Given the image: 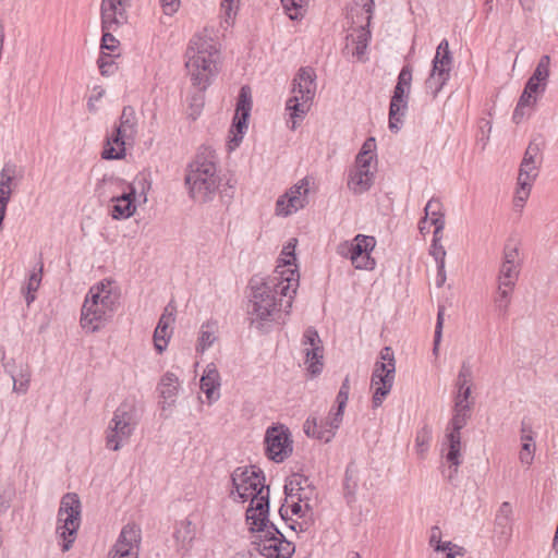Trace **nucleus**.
<instances>
[{
  "label": "nucleus",
  "mask_w": 558,
  "mask_h": 558,
  "mask_svg": "<svg viewBox=\"0 0 558 558\" xmlns=\"http://www.w3.org/2000/svg\"><path fill=\"white\" fill-rule=\"evenodd\" d=\"M289 275L282 277L270 276L268 278L253 277L250 280V308L247 311L250 325L262 333L269 332L275 314L281 311V298L288 296L287 307L292 305L293 295L299 286L298 269L288 270Z\"/></svg>",
  "instance_id": "1"
},
{
  "label": "nucleus",
  "mask_w": 558,
  "mask_h": 558,
  "mask_svg": "<svg viewBox=\"0 0 558 558\" xmlns=\"http://www.w3.org/2000/svg\"><path fill=\"white\" fill-rule=\"evenodd\" d=\"M270 497L258 498L248 504L245 511L247 531L254 535L251 545L265 558H291L295 546L288 541L279 527L270 521Z\"/></svg>",
  "instance_id": "2"
},
{
  "label": "nucleus",
  "mask_w": 558,
  "mask_h": 558,
  "mask_svg": "<svg viewBox=\"0 0 558 558\" xmlns=\"http://www.w3.org/2000/svg\"><path fill=\"white\" fill-rule=\"evenodd\" d=\"M119 306V296L109 284L98 283L89 289L81 313V326L88 332H96L113 317Z\"/></svg>",
  "instance_id": "3"
},
{
  "label": "nucleus",
  "mask_w": 558,
  "mask_h": 558,
  "mask_svg": "<svg viewBox=\"0 0 558 558\" xmlns=\"http://www.w3.org/2000/svg\"><path fill=\"white\" fill-rule=\"evenodd\" d=\"M213 158V156L197 154L187 166L184 180L189 189V195L195 202L206 203L211 201L219 187L220 178L217 174V166Z\"/></svg>",
  "instance_id": "4"
},
{
  "label": "nucleus",
  "mask_w": 558,
  "mask_h": 558,
  "mask_svg": "<svg viewBox=\"0 0 558 558\" xmlns=\"http://www.w3.org/2000/svg\"><path fill=\"white\" fill-rule=\"evenodd\" d=\"M210 46L201 36H193L185 51V68L193 86L205 92L215 77L214 61L208 51Z\"/></svg>",
  "instance_id": "5"
},
{
  "label": "nucleus",
  "mask_w": 558,
  "mask_h": 558,
  "mask_svg": "<svg viewBox=\"0 0 558 558\" xmlns=\"http://www.w3.org/2000/svg\"><path fill=\"white\" fill-rule=\"evenodd\" d=\"M231 484L230 497L236 502L251 500L250 504H253L258 502V498L269 497L264 472L255 465L238 466L231 473Z\"/></svg>",
  "instance_id": "6"
},
{
  "label": "nucleus",
  "mask_w": 558,
  "mask_h": 558,
  "mask_svg": "<svg viewBox=\"0 0 558 558\" xmlns=\"http://www.w3.org/2000/svg\"><path fill=\"white\" fill-rule=\"evenodd\" d=\"M82 505L75 493L65 494L60 501L58 510L57 534L62 538V551H68L81 525Z\"/></svg>",
  "instance_id": "7"
},
{
  "label": "nucleus",
  "mask_w": 558,
  "mask_h": 558,
  "mask_svg": "<svg viewBox=\"0 0 558 558\" xmlns=\"http://www.w3.org/2000/svg\"><path fill=\"white\" fill-rule=\"evenodd\" d=\"M412 73L413 68L410 63H407L401 68L397 77V84L390 98L388 128L390 132L395 134H397L403 125V118L407 113L410 98Z\"/></svg>",
  "instance_id": "8"
},
{
  "label": "nucleus",
  "mask_w": 558,
  "mask_h": 558,
  "mask_svg": "<svg viewBox=\"0 0 558 558\" xmlns=\"http://www.w3.org/2000/svg\"><path fill=\"white\" fill-rule=\"evenodd\" d=\"M125 4L126 0H101V50L114 51L118 49L120 43L111 31H117L120 25L126 22Z\"/></svg>",
  "instance_id": "9"
},
{
  "label": "nucleus",
  "mask_w": 558,
  "mask_h": 558,
  "mask_svg": "<svg viewBox=\"0 0 558 558\" xmlns=\"http://www.w3.org/2000/svg\"><path fill=\"white\" fill-rule=\"evenodd\" d=\"M453 64V57L449 49V41L444 38L436 48L432 60V69L425 81V88L428 94L436 98L450 78Z\"/></svg>",
  "instance_id": "10"
},
{
  "label": "nucleus",
  "mask_w": 558,
  "mask_h": 558,
  "mask_svg": "<svg viewBox=\"0 0 558 558\" xmlns=\"http://www.w3.org/2000/svg\"><path fill=\"white\" fill-rule=\"evenodd\" d=\"M376 246V239L372 235L356 234L352 241H344L338 245V254L351 260L356 269L373 270L376 266L371 256Z\"/></svg>",
  "instance_id": "11"
},
{
  "label": "nucleus",
  "mask_w": 558,
  "mask_h": 558,
  "mask_svg": "<svg viewBox=\"0 0 558 558\" xmlns=\"http://www.w3.org/2000/svg\"><path fill=\"white\" fill-rule=\"evenodd\" d=\"M519 246L510 239L505 245V260L500 268L498 277V296L495 302L499 310H506L509 304V292L514 286L519 276L517 270L515 257L518 256Z\"/></svg>",
  "instance_id": "12"
},
{
  "label": "nucleus",
  "mask_w": 558,
  "mask_h": 558,
  "mask_svg": "<svg viewBox=\"0 0 558 558\" xmlns=\"http://www.w3.org/2000/svg\"><path fill=\"white\" fill-rule=\"evenodd\" d=\"M290 430L282 424L269 426L265 434V454L275 462L281 463L293 451Z\"/></svg>",
  "instance_id": "13"
},
{
  "label": "nucleus",
  "mask_w": 558,
  "mask_h": 558,
  "mask_svg": "<svg viewBox=\"0 0 558 558\" xmlns=\"http://www.w3.org/2000/svg\"><path fill=\"white\" fill-rule=\"evenodd\" d=\"M252 110L251 89L247 85L242 86L238 96L236 108L229 130L230 149L238 147L248 128V119Z\"/></svg>",
  "instance_id": "14"
},
{
  "label": "nucleus",
  "mask_w": 558,
  "mask_h": 558,
  "mask_svg": "<svg viewBox=\"0 0 558 558\" xmlns=\"http://www.w3.org/2000/svg\"><path fill=\"white\" fill-rule=\"evenodd\" d=\"M302 344L306 347L304 349L306 371L311 377L320 375L324 368V347L315 327L310 326L305 329Z\"/></svg>",
  "instance_id": "15"
},
{
  "label": "nucleus",
  "mask_w": 558,
  "mask_h": 558,
  "mask_svg": "<svg viewBox=\"0 0 558 558\" xmlns=\"http://www.w3.org/2000/svg\"><path fill=\"white\" fill-rule=\"evenodd\" d=\"M396 367L392 364L376 362L371 377V386L375 387L372 407L379 408L390 393L395 380Z\"/></svg>",
  "instance_id": "16"
},
{
  "label": "nucleus",
  "mask_w": 558,
  "mask_h": 558,
  "mask_svg": "<svg viewBox=\"0 0 558 558\" xmlns=\"http://www.w3.org/2000/svg\"><path fill=\"white\" fill-rule=\"evenodd\" d=\"M141 531L135 525H125L111 548L110 558H138V544Z\"/></svg>",
  "instance_id": "17"
},
{
  "label": "nucleus",
  "mask_w": 558,
  "mask_h": 558,
  "mask_svg": "<svg viewBox=\"0 0 558 558\" xmlns=\"http://www.w3.org/2000/svg\"><path fill=\"white\" fill-rule=\"evenodd\" d=\"M342 420L335 421V413L330 412L326 420L308 416L303 424V430L307 437L329 442L335 437Z\"/></svg>",
  "instance_id": "18"
},
{
  "label": "nucleus",
  "mask_w": 558,
  "mask_h": 558,
  "mask_svg": "<svg viewBox=\"0 0 558 558\" xmlns=\"http://www.w3.org/2000/svg\"><path fill=\"white\" fill-rule=\"evenodd\" d=\"M175 306L172 305V302H170L165 307L161 316L159 317L153 336L154 347L158 354H162L166 351L168 343L171 339L173 332V328L171 327V325L175 320Z\"/></svg>",
  "instance_id": "19"
},
{
  "label": "nucleus",
  "mask_w": 558,
  "mask_h": 558,
  "mask_svg": "<svg viewBox=\"0 0 558 558\" xmlns=\"http://www.w3.org/2000/svg\"><path fill=\"white\" fill-rule=\"evenodd\" d=\"M136 187L128 185V191H122L120 194H112L109 201L112 203L111 217L114 220H124L132 217L136 211Z\"/></svg>",
  "instance_id": "20"
},
{
  "label": "nucleus",
  "mask_w": 558,
  "mask_h": 558,
  "mask_svg": "<svg viewBox=\"0 0 558 558\" xmlns=\"http://www.w3.org/2000/svg\"><path fill=\"white\" fill-rule=\"evenodd\" d=\"M316 72L312 66L300 68L292 80L291 92L299 95L304 102H312L316 94Z\"/></svg>",
  "instance_id": "21"
},
{
  "label": "nucleus",
  "mask_w": 558,
  "mask_h": 558,
  "mask_svg": "<svg viewBox=\"0 0 558 558\" xmlns=\"http://www.w3.org/2000/svg\"><path fill=\"white\" fill-rule=\"evenodd\" d=\"M136 427L130 423L112 417L106 430V448L118 451L128 442Z\"/></svg>",
  "instance_id": "22"
},
{
  "label": "nucleus",
  "mask_w": 558,
  "mask_h": 558,
  "mask_svg": "<svg viewBox=\"0 0 558 558\" xmlns=\"http://www.w3.org/2000/svg\"><path fill=\"white\" fill-rule=\"evenodd\" d=\"M457 393L454 397V407L471 408L469 398L471 396L472 388V367L468 362H463L456 381Z\"/></svg>",
  "instance_id": "23"
},
{
  "label": "nucleus",
  "mask_w": 558,
  "mask_h": 558,
  "mask_svg": "<svg viewBox=\"0 0 558 558\" xmlns=\"http://www.w3.org/2000/svg\"><path fill=\"white\" fill-rule=\"evenodd\" d=\"M131 138L120 130L113 131L105 140L101 158L105 160H121L125 157V140Z\"/></svg>",
  "instance_id": "24"
},
{
  "label": "nucleus",
  "mask_w": 558,
  "mask_h": 558,
  "mask_svg": "<svg viewBox=\"0 0 558 558\" xmlns=\"http://www.w3.org/2000/svg\"><path fill=\"white\" fill-rule=\"evenodd\" d=\"M199 385L209 404L220 398V375L214 364L206 366L204 374L201 377Z\"/></svg>",
  "instance_id": "25"
},
{
  "label": "nucleus",
  "mask_w": 558,
  "mask_h": 558,
  "mask_svg": "<svg viewBox=\"0 0 558 558\" xmlns=\"http://www.w3.org/2000/svg\"><path fill=\"white\" fill-rule=\"evenodd\" d=\"M550 61L551 59L549 54H543L541 57L532 75L525 82V85L533 88L532 90L537 89L538 92H546L550 75Z\"/></svg>",
  "instance_id": "26"
},
{
  "label": "nucleus",
  "mask_w": 558,
  "mask_h": 558,
  "mask_svg": "<svg viewBox=\"0 0 558 558\" xmlns=\"http://www.w3.org/2000/svg\"><path fill=\"white\" fill-rule=\"evenodd\" d=\"M374 182V173L369 169H357L350 170L348 177V187L355 195L367 192Z\"/></svg>",
  "instance_id": "27"
},
{
  "label": "nucleus",
  "mask_w": 558,
  "mask_h": 558,
  "mask_svg": "<svg viewBox=\"0 0 558 558\" xmlns=\"http://www.w3.org/2000/svg\"><path fill=\"white\" fill-rule=\"evenodd\" d=\"M5 372L13 380V391L20 395H25L28 391L31 383V371L27 365H21L16 372L14 365L10 362L4 364Z\"/></svg>",
  "instance_id": "28"
},
{
  "label": "nucleus",
  "mask_w": 558,
  "mask_h": 558,
  "mask_svg": "<svg viewBox=\"0 0 558 558\" xmlns=\"http://www.w3.org/2000/svg\"><path fill=\"white\" fill-rule=\"evenodd\" d=\"M128 183L124 179L116 177L114 174H104L96 184V192L99 196L108 197L116 194L118 191H128Z\"/></svg>",
  "instance_id": "29"
},
{
  "label": "nucleus",
  "mask_w": 558,
  "mask_h": 558,
  "mask_svg": "<svg viewBox=\"0 0 558 558\" xmlns=\"http://www.w3.org/2000/svg\"><path fill=\"white\" fill-rule=\"evenodd\" d=\"M343 497L348 505H352L356 499L359 486V471L353 461L349 462L343 477Z\"/></svg>",
  "instance_id": "30"
},
{
  "label": "nucleus",
  "mask_w": 558,
  "mask_h": 558,
  "mask_svg": "<svg viewBox=\"0 0 558 558\" xmlns=\"http://www.w3.org/2000/svg\"><path fill=\"white\" fill-rule=\"evenodd\" d=\"M116 130H120L122 133L134 138L137 133V118L135 109L132 106H124L119 118V123L114 125Z\"/></svg>",
  "instance_id": "31"
},
{
  "label": "nucleus",
  "mask_w": 558,
  "mask_h": 558,
  "mask_svg": "<svg viewBox=\"0 0 558 558\" xmlns=\"http://www.w3.org/2000/svg\"><path fill=\"white\" fill-rule=\"evenodd\" d=\"M545 138L542 134L534 136L525 148V167L529 165L542 166Z\"/></svg>",
  "instance_id": "32"
},
{
  "label": "nucleus",
  "mask_w": 558,
  "mask_h": 558,
  "mask_svg": "<svg viewBox=\"0 0 558 558\" xmlns=\"http://www.w3.org/2000/svg\"><path fill=\"white\" fill-rule=\"evenodd\" d=\"M112 417L121 420V422L130 423L132 426L136 427L140 422V416L135 401L133 399H125L116 409Z\"/></svg>",
  "instance_id": "33"
},
{
  "label": "nucleus",
  "mask_w": 558,
  "mask_h": 558,
  "mask_svg": "<svg viewBox=\"0 0 558 558\" xmlns=\"http://www.w3.org/2000/svg\"><path fill=\"white\" fill-rule=\"evenodd\" d=\"M179 387L180 384L178 376L171 372H167L162 375L157 390L159 391L161 398L165 400H171V402H173L174 398L177 397Z\"/></svg>",
  "instance_id": "34"
},
{
  "label": "nucleus",
  "mask_w": 558,
  "mask_h": 558,
  "mask_svg": "<svg viewBox=\"0 0 558 558\" xmlns=\"http://www.w3.org/2000/svg\"><path fill=\"white\" fill-rule=\"evenodd\" d=\"M43 268H44L43 263H39L38 269H34L29 274L25 286L22 288V292L24 294L25 302L27 305H31L36 299L35 293L41 283Z\"/></svg>",
  "instance_id": "35"
},
{
  "label": "nucleus",
  "mask_w": 558,
  "mask_h": 558,
  "mask_svg": "<svg viewBox=\"0 0 558 558\" xmlns=\"http://www.w3.org/2000/svg\"><path fill=\"white\" fill-rule=\"evenodd\" d=\"M311 102H304L299 95L290 97L286 102V110L290 112L292 119V130L295 129L296 119H303L310 110Z\"/></svg>",
  "instance_id": "36"
},
{
  "label": "nucleus",
  "mask_w": 558,
  "mask_h": 558,
  "mask_svg": "<svg viewBox=\"0 0 558 558\" xmlns=\"http://www.w3.org/2000/svg\"><path fill=\"white\" fill-rule=\"evenodd\" d=\"M446 439L448 442V450L445 454L446 461L453 466H460L463 461L461 454V436L446 434Z\"/></svg>",
  "instance_id": "37"
},
{
  "label": "nucleus",
  "mask_w": 558,
  "mask_h": 558,
  "mask_svg": "<svg viewBox=\"0 0 558 558\" xmlns=\"http://www.w3.org/2000/svg\"><path fill=\"white\" fill-rule=\"evenodd\" d=\"M471 417V408H456L453 407V415L449 422L447 434L461 436V429L468 424Z\"/></svg>",
  "instance_id": "38"
},
{
  "label": "nucleus",
  "mask_w": 558,
  "mask_h": 558,
  "mask_svg": "<svg viewBox=\"0 0 558 558\" xmlns=\"http://www.w3.org/2000/svg\"><path fill=\"white\" fill-rule=\"evenodd\" d=\"M292 241L296 242L295 239H292L287 245L283 246L280 257L278 258V264L276 266L275 274L272 276H280V274L282 272V277H286L284 270H279V269L287 267V266L294 265V262L296 260V256H295V251H294L295 244L292 243Z\"/></svg>",
  "instance_id": "39"
},
{
  "label": "nucleus",
  "mask_w": 558,
  "mask_h": 558,
  "mask_svg": "<svg viewBox=\"0 0 558 558\" xmlns=\"http://www.w3.org/2000/svg\"><path fill=\"white\" fill-rule=\"evenodd\" d=\"M194 530L192 529V523L190 520L185 519L177 523L173 537L174 539L182 545L190 544L194 539Z\"/></svg>",
  "instance_id": "40"
},
{
  "label": "nucleus",
  "mask_w": 558,
  "mask_h": 558,
  "mask_svg": "<svg viewBox=\"0 0 558 558\" xmlns=\"http://www.w3.org/2000/svg\"><path fill=\"white\" fill-rule=\"evenodd\" d=\"M349 392H350V379L349 376H345L343 379L340 389L338 391V395L336 397V403L337 409L333 412L335 413V421L342 420L345 405L348 403L349 399Z\"/></svg>",
  "instance_id": "41"
},
{
  "label": "nucleus",
  "mask_w": 558,
  "mask_h": 558,
  "mask_svg": "<svg viewBox=\"0 0 558 558\" xmlns=\"http://www.w3.org/2000/svg\"><path fill=\"white\" fill-rule=\"evenodd\" d=\"M307 1L308 0H281V4L290 20L299 21L304 16V7L307 4Z\"/></svg>",
  "instance_id": "42"
},
{
  "label": "nucleus",
  "mask_w": 558,
  "mask_h": 558,
  "mask_svg": "<svg viewBox=\"0 0 558 558\" xmlns=\"http://www.w3.org/2000/svg\"><path fill=\"white\" fill-rule=\"evenodd\" d=\"M432 427L427 424H425L416 432L415 447L420 456H423L425 452H427L432 441Z\"/></svg>",
  "instance_id": "43"
},
{
  "label": "nucleus",
  "mask_w": 558,
  "mask_h": 558,
  "mask_svg": "<svg viewBox=\"0 0 558 558\" xmlns=\"http://www.w3.org/2000/svg\"><path fill=\"white\" fill-rule=\"evenodd\" d=\"M296 478H300V473H293L286 478L283 486L286 498L295 497L296 500L299 499V494L303 488H301L300 482H296ZM284 501H287V499H284Z\"/></svg>",
  "instance_id": "44"
},
{
  "label": "nucleus",
  "mask_w": 558,
  "mask_h": 558,
  "mask_svg": "<svg viewBox=\"0 0 558 558\" xmlns=\"http://www.w3.org/2000/svg\"><path fill=\"white\" fill-rule=\"evenodd\" d=\"M492 132V123L489 120L481 119L478 121V132L476 134V145L484 150L489 141V135Z\"/></svg>",
  "instance_id": "45"
},
{
  "label": "nucleus",
  "mask_w": 558,
  "mask_h": 558,
  "mask_svg": "<svg viewBox=\"0 0 558 558\" xmlns=\"http://www.w3.org/2000/svg\"><path fill=\"white\" fill-rule=\"evenodd\" d=\"M511 513V506L509 502H502L498 514L496 517V524L502 527L501 533L510 535L511 527L509 526V514Z\"/></svg>",
  "instance_id": "46"
},
{
  "label": "nucleus",
  "mask_w": 558,
  "mask_h": 558,
  "mask_svg": "<svg viewBox=\"0 0 558 558\" xmlns=\"http://www.w3.org/2000/svg\"><path fill=\"white\" fill-rule=\"evenodd\" d=\"M97 64L102 76H109L117 70L112 56L105 52L100 53Z\"/></svg>",
  "instance_id": "47"
},
{
  "label": "nucleus",
  "mask_w": 558,
  "mask_h": 558,
  "mask_svg": "<svg viewBox=\"0 0 558 558\" xmlns=\"http://www.w3.org/2000/svg\"><path fill=\"white\" fill-rule=\"evenodd\" d=\"M442 235L433 234L429 254L434 257L436 263H445L446 250L440 244Z\"/></svg>",
  "instance_id": "48"
},
{
  "label": "nucleus",
  "mask_w": 558,
  "mask_h": 558,
  "mask_svg": "<svg viewBox=\"0 0 558 558\" xmlns=\"http://www.w3.org/2000/svg\"><path fill=\"white\" fill-rule=\"evenodd\" d=\"M208 327L209 326L207 324H203L201 327L197 350H201L202 352L207 350L216 339L214 332L208 330Z\"/></svg>",
  "instance_id": "49"
},
{
  "label": "nucleus",
  "mask_w": 558,
  "mask_h": 558,
  "mask_svg": "<svg viewBox=\"0 0 558 558\" xmlns=\"http://www.w3.org/2000/svg\"><path fill=\"white\" fill-rule=\"evenodd\" d=\"M522 191H523V159L519 163L517 190H515V195L513 198L514 208L519 211H521L523 208V197L521 196Z\"/></svg>",
  "instance_id": "50"
},
{
  "label": "nucleus",
  "mask_w": 558,
  "mask_h": 558,
  "mask_svg": "<svg viewBox=\"0 0 558 558\" xmlns=\"http://www.w3.org/2000/svg\"><path fill=\"white\" fill-rule=\"evenodd\" d=\"M541 166L529 165L525 167V203L532 191V186L536 178L538 177V169Z\"/></svg>",
  "instance_id": "51"
},
{
  "label": "nucleus",
  "mask_w": 558,
  "mask_h": 558,
  "mask_svg": "<svg viewBox=\"0 0 558 558\" xmlns=\"http://www.w3.org/2000/svg\"><path fill=\"white\" fill-rule=\"evenodd\" d=\"M442 326H444V312H442V308H439L438 314H437L435 331H434L433 354L435 356H438L439 343L441 341V336H442Z\"/></svg>",
  "instance_id": "52"
},
{
  "label": "nucleus",
  "mask_w": 558,
  "mask_h": 558,
  "mask_svg": "<svg viewBox=\"0 0 558 558\" xmlns=\"http://www.w3.org/2000/svg\"><path fill=\"white\" fill-rule=\"evenodd\" d=\"M314 510V506L312 504H303L299 500L292 502L290 506V511L293 515L299 518H306L307 515H312Z\"/></svg>",
  "instance_id": "53"
},
{
  "label": "nucleus",
  "mask_w": 558,
  "mask_h": 558,
  "mask_svg": "<svg viewBox=\"0 0 558 558\" xmlns=\"http://www.w3.org/2000/svg\"><path fill=\"white\" fill-rule=\"evenodd\" d=\"M239 0H221V11L225 13V21L227 24L229 20H233L239 9Z\"/></svg>",
  "instance_id": "54"
},
{
  "label": "nucleus",
  "mask_w": 558,
  "mask_h": 558,
  "mask_svg": "<svg viewBox=\"0 0 558 558\" xmlns=\"http://www.w3.org/2000/svg\"><path fill=\"white\" fill-rule=\"evenodd\" d=\"M204 92H201L198 89L197 93H195L192 97H191V102H190V107L192 109V116H193V120H196V118L201 114V110L204 106V95H203Z\"/></svg>",
  "instance_id": "55"
},
{
  "label": "nucleus",
  "mask_w": 558,
  "mask_h": 558,
  "mask_svg": "<svg viewBox=\"0 0 558 558\" xmlns=\"http://www.w3.org/2000/svg\"><path fill=\"white\" fill-rule=\"evenodd\" d=\"M530 86L525 85V108H534L537 101L543 97L545 93L538 92L537 89L532 90Z\"/></svg>",
  "instance_id": "56"
},
{
  "label": "nucleus",
  "mask_w": 558,
  "mask_h": 558,
  "mask_svg": "<svg viewBox=\"0 0 558 558\" xmlns=\"http://www.w3.org/2000/svg\"><path fill=\"white\" fill-rule=\"evenodd\" d=\"M307 182L305 179H303L299 184L293 185L290 187L288 192H286L283 195L287 196H299V197H306V194L308 193L307 189Z\"/></svg>",
  "instance_id": "57"
},
{
  "label": "nucleus",
  "mask_w": 558,
  "mask_h": 558,
  "mask_svg": "<svg viewBox=\"0 0 558 558\" xmlns=\"http://www.w3.org/2000/svg\"><path fill=\"white\" fill-rule=\"evenodd\" d=\"M440 202L438 199H429L424 208V211H425V217L424 219L426 220L427 217H429L432 219V217H438L440 215H442L440 211Z\"/></svg>",
  "instance_id": "58"
},
{
  "label": "nucleus",
  "mask_w": 558,
  "mask_h": 558,
  "mask_svg": "<svg viewBox=\"0 0 558 558\" xmlns=\"http://www.w3.org/2000/svg\"><path fill=\"white\" fill-rule=\"evenodd\" d=\"M361 157L371 155L377 157L376 155V141L374 137H368L362 145L360 151L357 153Z\"/></svg>",
  "instance_id": "59"
},
{
  "label": "nucleus",
  "mask_w": 558,
  "mask_h": 558,
  "mask_svg": "<svg viewBox=\"0 0 558 558\" xmlns=\"http://www.w3.org/2000/svg\"><path fill=\"white\" fill-rule=\"evenodd\" d=\"M288 207L291 209V215L296 213L298 210L304 208L306 205V197L299 196H287Z\"/></svg>",
  "instance_id": "60"
},
{
  "label": "nucleus",
  "mask_w": 558,
  "mask_h": 558,
  "mask_svg": "<svg viewBox=\"0 0 558 558\" xmlns=\"http://www.w3.org/2000/svg\"><path fill=\"white\" fill-rule=\"evenodd\" d=\"M276 215L281 217H288L291 215V209L288 207V201L284 195L279 196L276 202Z\"/></svg>",
  "instance_id": "61"
},
{
  "label": "nucleus",
  "mask_w": 558,
  "mask_h": 558,
  "mask_svg": "<svg viewBox=\"0 0 558 558\" xmlns=\"http://www.w3.org/2000/svg\"><path fill=\"white\" fill-rule=\"evenodd\" d=\"M316 487L314 485L310 486L308 488H303L301 493L299 494V501L305 504H311V501L316 498Z\"/></svg>",
  "instance_id": "62"
},
{
  "label": "nucleus",
  "mask_w": 558,
  "mask_h": 558,
  "mask_svg": "<svg viewBox=\"0 0 558 558\" xmlns=\"http://www.w3.org/2000/svg\"><path fill=\"white\" fill-rule=\"evenodd\" d=\"M379 362L384 364H392L396 367L395 353L390 347H384L379 352Z\"/></svg>",
  "instance_id": "63"
},
{
  "label": "nucleus",
  "mask_w": 558,
  "mask_h": 558,
  "mask_svg": "<svg viewBox=\"0 0 558 558\" xmlns=\"http://www.w3.org/2000/svg\"><path fill=\"white\" fill-rule=\"evenodd\" d=\"M163 13L172 15L175 13L180 5V0H160Z\"/></svg>",
  "instance_id": "64"
}]
</instances>
